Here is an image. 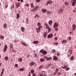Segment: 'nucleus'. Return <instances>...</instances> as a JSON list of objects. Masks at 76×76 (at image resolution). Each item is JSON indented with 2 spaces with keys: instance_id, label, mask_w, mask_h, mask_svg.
<instances>
[{
  "instance_id": "1",
  "label": "nucleus",
  "mask_w": 76,
  "mask_h": 76,
  "mask_svg": "<svg viewBox=\"0 0 76 76\" xmlns=\"http://www.w3.org/2000/svg\"><path fill=\"white\" fill-rule=\"evenodd\" d=\"M39 8L38 6H36V7H34L33 9L31 10V12H35Z\"/></svg>"
},
{
  "instance_id": "2",
  "label": "nucleus",
  "mask_w": 76,
  "mask_h": 76,
  "mask_svg": "<svg viewBox=\"0 0 76 76\" xmlns=\"http://www.w3.org/2000/svg\"><path fill=\"white\" fill-rule=\"evenodd\" d=\"M42 28V26H39L38 28H36L37 33H39V32L41 31L40 29L41 28Z\"/></svg>"
},
{
  "instance_id": "3",
  "label": "nucleus",
  "mask_w": 76,
  "mask_h": 76,
  "mask_svg": "<svg viewBox=\"0 0 76 76\" xmlns=\"http://www.w3.org/2000/svg\"><path fill=\"white\" fill-rule=\"evenodd\" d=\"M40 52H41V53H42L43 55H45L46 54H47V51L45 50H40Z\"/></svg>"
},
{
  "instance_id": "4",
  "label": "nucleus",
  "mask_w": 76,
  "mask_h": 76,
  "mask_svg": "<svg viewBox=\"0 0 76 76\" xmlns=\"http://www.w3.org/2000/svg\"><path fill=\"white\" fill-rule=\"evenodd\" d=\"M20 2H18V3H15V6L17 8L20 6Z\"/></svg>"
},
{
  "instance_id": "5",
  "label": "nucleus",
  "mask_w": 76,
  "mask_h": 76,
  "mask_svg": "<svg viewBox=\"0 0 76 76\" xmlns=\"http://www.w3.org/2000/svg\"><path fill=\"white\" fill-rule=\"evenodd\" d=\"M53 26H54V28H57L58 27V24H57V23H55Z\"/></svg>"
},
{
  "instance_id": "6",
  "label": "nucleus",
  "mask_w": 76,
  "mask_h": 76,
  "mask_svg": "<svg viewBox=\"0 0 76 76\" xmlns=\"http://www.w3.org/2000/svg\"><path fill=\"white\" fill-rule=\"evenodd\" d=\"M76 25H75V24L72 25V29L73 31L75 30V29H76Z\"/></svg>"
},
{
  "instance_id": "7",
  "label": "nucleus",
  "mask_w": 76,
  "mask_h": 76,
  "mask_svg": "<svg viewBox=\"0 0 76 76\" xmlns=\"http://www.w3.org/2000/svg\"><path fill=\"white\" fill-rule=\"evenodd\" d=\"M7 45H5V46L4 47V52H5L6 51V50H7Z\"/></svg>"
},
{
  "instance_id": "8",
  "label": "nucleus",
  "mask_w": 76,
  "mask_h": 76,
  "mask_svg": "<svg viewBox=\"0 0 76 76\" xmlns=\"http://www.w3.org/2000/svg\"><path fill=\"white\" fill-rule=\"evenodd\" d=\"M38 43H39V41H35L33 42V44H38Z\"/></svg>"
},
{
  "instance_id": "9",
  "label": "nucleus",
  "mask_w": 76,
  "mask_h": 76,
  "mask_svg": "<svg viewBox=\"0 0 76 76\" xmlns=\"http://www.w3.org/2000/svg\"><path fill=\"white\" fill-rule=\"evenodd\" d=\"M53 36V35L52 34H49L48 36V38H52Z\"/></svg>"
},
{
  "instance_id": "10",
  "label": "nucleus",
  "mask_w": 76,
  "mask_h": 76,
  "mask_svg": "<svg viewBox=\"0 0 76 76\" xmlns=\"http://www.w3.org/2000/svg\"><path fill=\"white\" fill-rule=\"evenodd\" d=\"M34 64L35 63L34 62H31L29 64V66H32L34 65Z\"/></svg>"
},
{
  "instance_id": "11",
  "label": "nucleus",
  "mask_w": 76,
  "mask_h": 76,
  "mask_svg": "<svg viewBox=\"0 0 76 76\" xmlns=\"http://www.w3.org/2000/svg\"><path fill=\"white\" fill-rule=\"evenodd\" d=\"M52 3V1H50V0L48 1V2L46 4V5H48V4H50V3Z\"/></svg>"
},
{
  "instance_id": "12",
  "label": "nucleus",
  "mask_w": 76,
  "mask_h": 76,
  "mask_svg": "<svg viewBox=\"0 0 76 76\" xmlns=\"http://www.w3.org/2000/svg\"><path fill=\"white\" fill-rule=\"evenodd\" d=\"M62 44H66L67 43V40H64L62 42Z\"/></svg>"
},
{
  "instance_id": "13",
  "label": "nucleus",
  "mask_w": 76,
  "mask_h": 76,
  "mask_svg": "<svg viewBox=\"0 0 76 76\" xmlns=\"http://www.w3.org/2000/svg\"><path fill=\"white\" fill-rule=\"evenodd\" d=\"M4 36L0 35V39H2L3 40V39H4Z\"/></svg>"
},
{
  "instance_id": "14",
  "label": "nucleus",
  "mask_w": 76,
  "mask_h": 76,
  "mask_svg": "<svg viewBox=\"0 0 76 76\" xmlns=\"http://www.w3.org/2000/svg\"><path fill=\"white\" fill-rule=\"evenodd\" d=\"M53 60H57V59H58V58L56 56H54L53 57Z\"/></svg>"
},
{
  "instance_id": "15",
  "label": "nucleus",
  "mask_w": 76,
  "mask_h": 76,
  "mask_svg": "<svg viewBox=\"0 0 76 76\" xmlns=\"http://www.w3.org/2000/svg\"><path fill=\"white\" fill-rule=\"evenodd\" d=\"M4 59L6 60V61H7L9 60V57L7 56H6L4 57Z\"/></svg>"
},
{
  "instance_id": "16",
  "label": "nucleus",
  "mask_w": 76,
  "mask_h": 76,
  "mask_svg": "<svg viewBox=\"0 0 76 76\" xmlns=\"http://www.w3.org/2000/svg\"><path fill=\"white\" fill-rule=\"evenodd\" d=\"M72 2V6H75V5H76V2Z\"/></svg>"
},
{
  "instance_id": "17",
  "label": "nucleus",
  "mask_w": 76,
  "mask_h": 76,
  "mask_svg": "<svg viewBox=\"0 0 76 76\" xmlns=\"http://www.w3.org/2000/svg\"><path fill=\"white\" fill-rule=\"evenodd\" d=\"M42 13H45L47 12V10L45 9V10L43 9L42 10Z\"/></svg>"
},
{
  "instance_id": "18",
  "label": "nucleus",
  "mask_w": 76,
  "mask_h": 76,
  "mask_svg": "<svg viewBox=\"0 0 76 76\" xmlns=\"http://www.w3.org/2000/svg\"><path fill=\"white\" fill-rule=\"evenodd\" d=\"M20 16V14H17V19H19V17Z\"/></svg>"
},
{
  "instance_id": "19",
  "label": "nucleus",
  "mask_w": 76,
  "mask_h": 76,
  "mask_svg": "<svg viewBox=\"0 0 76 76\" xmlns=\"http://www.w3.org/2000/svg\"><path fill=\"white\" fill-rule=\"evenodd\" d=\"M43 36L45 38H46V37H47V33L45 32Z\"/></svg>"
},
{
  "instance_id": "20",
  "label": "nucleus",
  "mask_w": 76,
  "mask_h": 76,
  "mask_svg": "<svg viewBox=\"0 0 76 76\" xmlns=\"http://www.w3.org/2000/svg\"><path fill=\"white\" fill-rule=\"evenodd\" d=\"M52 23H53V21L51 20H50L49 21V25H51L52 24Z\"/></svg>"
},
{
  "instance_id": "21",
  "label": "nucleus",
  "mask_w": 76,
  "mask_h": 76,
  "mask_svg": "<svg viewBox=\"0 0 76 76\" xmlns=\"http://www.w3.org/2000/svg\"><path fill=\"white\" fill-rule=\"evenodd\" d=\"M18 61H20V62H22V59L21 58H19L18 59Z\"/></svg>"
},
{
  "instance_id": "22",
  "label": "nucleus",
  "mask_w": 76,
  "mask_h": 76,
  "mask_svg": "<svg viewBox=\"0 0 76 76\" xmlns=\"http://www.w3.org/2000/svg\"><path fill=\"white\" fill-rule=\"evenodd\" d=\"M30 6L31 7L34 8V4L33 3H31L30 4Z\"/></svg>"
},
{
  "instance_id": "23",
  "label": "nucleus",
  "mask_w": 76,
  "mask_h": 76,
  "mask_svg": "<svg viewBox=\"0 0 76 76\" xmlns=\"http://www.w3.org/2000/svg\"><path fill=\"white\" fill-rule=\"evenodd\" d=\"M21 29L22 32H24V30H25V28H24L23 27H22L21 28Z\"/></svg>"
},
{
  "instance_id": "24",
  "label": "nucleus",
  "mask_w": 76,
  "mask_h": 76,
  "mask_svg": "<svg viewBox=\"0 0 76 76\" xmlns=\"http://www.w3.org/2000/svg\"><path fill=\"white\" fill-rule=\"evenodd\" d=\"M24 70V68H22L20 69V71H21V72H23Z\"/></svg>"
},
{
  "instance_id": "25",
  "label": "nucleus",
  "mask_w": 76,
  "mask_h": 76,
  "mask_svg": "<svg viewBox=\"0 0 76 76\" xmlns=\"http://www.w3.org/2000/svg\"><path fill=\"white\" fill-rule=\"evenodd\" d=\"M73 59H74V56H72L70 58V60L71 61L73 60Z\"/></svg>"
},
{
  "instance_id": "26",
  "label": "nucleus",
  "mask_w": 76,
  "mask_h": 76,
  "mask_svg": "<svg viewBox=\"0 0 76 76\" xmlns=\"http://www.w3.org/2000/svg\"><path fill=\"white\" fill-rule=\"evenodd\" d=\"M7 27V24L6 23H5L4 24V28H6Z\"/></svg>"
},
{
  "instance_id": "27",
  "label": "nucleus",
  "mask_w": 76,
  "mask_h": 76,
  "mask_svg": "<svg viewBox=\"0 0 76 76\" xmlns=\"http://www.w3.org/2000/svg\"><path fill=\"white\" fill-rule=\"evenodd\" d=\"M56 50L53 49L52 50V53H55L56 52Z\"/></svg>"
},
{
  "instance_id": "28",
  "label": "nucleus",
  "mask_w": 76,
  "mask_h": 76,
  "mask_svg": "<svg viewBox=\"0 0 76 76\" xmlns=\"http://www.w3.org/2000/svg\"><path fill=\"white\" fill-rule=\"evenodd\" d=\"M48 32H50V31H51V28L50 27H48Z\"/></svg>"
},
{
  "instance_id": "29",
  "label": "nucleus",
  "mask_w": 76,
  "mask_h": 76,
  "mask_svg": "<svg viewBox=\"0 0 76 76\" xmlns=\"http://www.w3.org/2000/svg\"><path fill=\"white\" fill-rule=\"evenodd\" d=\"M64 67L62 66V69H64L65 68H66V67H68L67 66H65V65H64Z\"/></svg>"
},
{
  "instance_id": "30",
  "label": "nucleus",
  "mask_w": 76,
  "mask_h": 76,
  "mask_svg": "<svg viewBox=\"0 0 76 76\" xmlns=\"http://www.w3.org/2000/svg\"><path fill=\"white\" fill-rule=\"evenodd\" d=\"M25 6H26V7H27V6L29 7V4L26 3L25 5Z\"/></svg>"
},
{
  "instance_id": "31",
  "label": "nucleus",
  "mask_w": 76,
  "mask_h": 76,
  "mask_svg": "<svg viewBox=\"0 0 76 76\" xmlns=\"http://www.w3.org/2000/svg\"><path fill=\"white\" fill-rule=\"evenodd\" d=\"M15 67L16 68H18V64H15Z\"/></svg>"
},
{
  "instance_id": "32",
  "label": "nucleus",
  "mask_w": 76,
  "mask_h": 76,
  "mask_svg": "<svg viewBox=\"0 0 76 76\" xmlns=\"http://www.w3.org/2000/svg\"><path fill=\"white\" fill-rule=\"evenodd\" d=\"M40 60L41 62H42L43 61H45V60H44L43 59H40Z\"/></svg>"
},
{
  "instance_id": "33",
  "label": "nucleus",
  "mask_w": 76,
  "mask_h": 76,
  "mask_svg": "<svg viewBox=\"0 0 76 76\" xmlns=\"http://www.w3.org/2000/svg\"><path fill=\"white\" fill-rule=\"evenodd\" d=\"M45 58H47V60H50V58H47V57H45Z\"/></svg>"
},
{
  "instance_id": "34",
  "label": "nucleus",
  "mask_w": 76,
  "mask_h": 76,
  "mask_svg": "<svg viewBox=\"0 0 76 76\" xmlns=\"http://www.w3.org/2000/svg\"><path fill=\"white\" fill-rule=\"evenodd\" d=\"M10 48H13V44H10Z\"/></svg>"
},
{
  "instance_id": "35",
  "label": "nucleus",
  "mask_w": 76,
  "mask_h": 76,
  "mask_svg": "<svg viewBox=\"0 0 76 76\" xmlns=\"http://www.w3.org/2000/svg\"><path fill=\"white\" fill-rule=\"evenodd\" d=\"M1 73H2L3 74L4 73V68H2V70Z\"/></svg>"
},
{
  "instance_id": "36",
  "label": "nucleus",
  "mask_w": 76,
  "mask_h": 76,
  "mask_svg": "<svg viewBox=\"0 0 76 76\" xmlns=\"http://www.w3.org/2000/svg\"><path fill=\"white\" fill-rule=\"evenodd\" d=\"M69 69H70V68H66L65 69H66V71H68V70H69Z\"/></svg>"
},
{
  "instance_id": "37",
  "label": "nucleus",
  "mask_w": 76,
  "mask_h": 76,
  "mask_svg": "<svg viewBox=\"0 0 76 76\" xmlns=\"http://www.w3.org/2000/svg\"><path fill=\"white\" fill-rule=\"evenodd\" d=\"M22 44L23 45H25V46H26V47H27L28 46V45H27L25 44V43H22Z\"/></svg>"
},
{
  "instance_id": "38",
  "label": "nucleus",
  "mask_w": 76,
  "mask_h": 76,
  "mask_svg": "<svg viewBox=\"0 0 76 76\" xmlns=\"http://www.w3.org/2000/svg\"><path fill=\"white\" fill-rule=\"evenodd\" d=\"M41 24L39 23H38L37 24V26H40L41 25Z\"/></svg>"
},
{
  "instance_id": "39",
  "label": "nucleus",
  "mask_w": 76,
  "mask_h": 76,
  "mask_svg": "<svg viewBox=\"0 0 76 76\" xmlns=\"http://www.w3.org/2000/svg\"><path fill=\"white\" fill-rule=\"evenodd\" d=\"M55 31H56V32H57L58 31V28H56L55 29Z\"/></svg>"
},
{
  "instance_id": "40",
  "label": "nucleus",
  "mask_w": 76,
  "mask_h": 76,
  "mask_svg": "<svg viewBox=\"0 0 76 76\" xmlns=\"http://www.w3.org/2000/svg\"><path fill=\"white\" fill-rule=\"evenodd\" d=\"M54 39L55 41H57L58 39V38L57 37H56L54 38Z\"/></svg>"
},
{
  "instance_id": "41",
  "label": "nucleus",
  "mask_w": 76,
  "mask_h": 76,
  "mask_svg": "<svg viewBox=\"0 0 76 76\" xmlns=\"http://www.w3.org/2000/svg\"><path fill=\"white\" fill-rule=\"evenodd\" d=\"M43 67V66L42 65L40 66H39V69H41L42 67Z\"/></svg>"
},
{
  "instance_id": "42",
  "label": "nucleus",
  "mask_w": 76,
  "mask_h": 76,
  "mask_svg": "<svg viewBox=\"0 0 76 76\" xmlns=\"http://www.w3.org/2000/svg\"><path fill=\"white\" fill-rule=\"evenodd\" d=\"M51 13V11H47V14H50Z\"/></svg>"
},
{
  "instance_id": "43",
  "label": "nucleus",
  "mask_w": 76,
  "mask_h": 76,
  "mask_svg": "<svg viewBox=\"0 0 76 76\" xmlns=\"http://www.w3.org/2000/svg\"><path fill=\"white\" fill-rule=\"evenodd\" d=\"M65 3L66 5V6H68V4H69V3H68V2H65Z\"/></svg>"
},
{
  "instance_id": "44",
  "label": "nucleus",
  "mask_w": 76,
  "mask_h": 76,
  "mask_svg": "<svg viewBox=\"0 0 76 76\" xmlns=\"http://www.w3.org/2000/svg\"><path fill=\"white\" fill-rule=\"evenodd\" d=\"M50 67L52 69H53V68L54 67V65L53 64H52V65H51Z\"/></svg>"
},
{
  "instance_id": "45",
  "label": "nucleus",
  "mask_w": 76,
  "mask_h": 76,
  "mask_svg": "<svg viewBox=\"0 0 76 76\" xmlns=\"http://www.w3.org/2000/svg\"><path fill=\"white\" fill-rule=\"evenodd\" d=\"M34 70L33 69L32 70H31V73H34Z\"/></svg>"
},
{
  "instance_id": "46",
  "label": "nucleus",
  "mask_w": 76,
  "mask_h": 76,
  "mask_svg": "<svg viewBox=\"0 0 76 76\" xmlns=\"http://www.w3.org/2000/svg\"><path fill=\"white\" fill-rule=\"evenodd\" d=\"M58 68H57L55 72L57 73V72H58Z\"/></svg>"
},
{
  "instance_id": "47",
  "label": "nucleus",
  "mask_w": 76,
  "mask_h": 76,
  "mask_svg": "<svg viewBox=\"0 0 76 76\" xmlns=\"http://www.w3.org/2000/svg\"><path fill=\"white\" fill-rule=\"evenodd\" d=\"M41 0H36V2H37V3H39V2H40Z\"/></svg>"
},
{
  "instance_id": "48",
  "label": "nucleus",
  "mask_w": 76,
  "mask_h": 76,
  "mask_svg": "<svg viewBox=\"0 0 76 76\" xmlns=\"http://www.w3.org/2000/svg\"><path fill=\"white\" fill-rule=\"evenodd\" d=\"M32 76H37L35 74V73H33V74Z\"/></svg>"
},
{
  "instance_id": "49",
  "label": "nucleus",
  "mask_w": 76,
  "mask_h": 76,
  "mask_svg": "<svg viewBox=\"0 0 76 76\" xmlns=\"http://www.w3.org/2000/svg\"><path fill=\"white\" fill-rule=\"evenodd\" d=\"M34 56L35 57H37V54L35 53L34 54Z\"/></svg>"
},
{
  "instance_id": "50",
  "label": "nucleus",
  "mask_w": 76,
  "mask_h": 76,
  "mask_svg": "<svg viewBox=\"0 0 76 76\" xmlns=\"http://www.w3.org/2000/svg\"><path fill=\"white\" fill-rule=\"evenodd\" d=\"M60 56V53H57V56H58H58Z\"/></svg>"
},
{
  "instance_id": "51",
  "label": "nucleus",
  "mask_w": 76,
  "mask_h": 76,
  "mask_svg": "<svg viewBox=\"0 0 76 76\" xmlns=\"http://www.w3.org/2000/svg\"><path fill=\"white\" fill-rule=\"evenodd\" d=\"M41 73H42V74H44V73H45V72L44 71H42L41 72Z\"/></svg>"
},
{
  "instance_id": "52",
  "label": "nucleus",
  "mask_w": 76,
  "mask_h": 76,
  "mask_svg": "<svg viewBox=\"0 0 76 76\" xmlns=\"http://www.w3.org/2000/svg\"><path fill=\"white\" fill-rule=\"evenodd\" d=\"M68 39L69 40H71V39H72V38L70 37H68Z\"/></svg>"
},
{
  "instance_id": "53",
  "label": "nucleus",
  "mask_w": 76,
  "mask_h": 76,
  "mask_svg": "<svg viewBox=\"0 0 76 76\" xmlns=\"http://www.w3.org/2000/svg\"><path fill=\"white\" fill-rule=\"evenodd\" d=\"M57 75H60V72H58L57 73Z\"/></svg>"
},
{
  "instance_id": "54",
  "label": "nucleus",
  "mask_w": 76,
  "mask_h": 76,
  "mask_svg": "<svg viewBox=\"0 0 76 76\" xmlns=\"http://www.w3.org/2000/svg\"><path fill=\"white\" fill-rule=\"evenodd\" d=\"M49 28V26L48 25H47V26H46V29H48V28Z\"/></svg>"
},
{
  "instance_id": "55",
  "label": "nucleus",
  "mask_w": 76,
  "mask_h": 76,
  "mask_svg": "<svg viewBox=\"0 0 76 76\" xmlns=\"http://www.w3.org/2000/svg\"><path fill=\"white\" fill-rule=\"evenodd\" d=\"M28 19H26V22L27 23H29V22H28Z\"/></svg>"
},
{
  "instance_id": "56",
  "label": "nucleus",
  "mask_w": 76,
  "mask_h": 76,
  "mask_svg": "<svg viewBox=\"0 0 76 76\" xmlns=\"http://www.w3.org/2000/svg\"><path fill=\"white\" fill-rule=\"evenodd\" d=\"M60 11L61 12H63V9H60Z\"/></svg>"
},
{
  "instance_id": "57",
  "label": "nucleus",
  "mask_w": 76,
  "mask_h": 76,
  "mask_svg": "<svg viewBox=\"0 0 76 76\" xmlns=\"http://www.w3.org/2000/svg\"><path fill=\"white\" fill-rule=\"evenodd\" d=\"M51 64H50L48 65V67H49V66H51Z\"/></svg>"
},
{
  "instance_id": "58",
  "label": "nucleus",
  "mask_w": 76,
  "mask_h": 76,
  "mask_svg": "<svg viewBox=\"0 0 76 76\" xmlns=\"http://www.w3.org/2000/svg\"><path fill=\"white\" fill-rule=\"evenodd\" d=\"M56 73H57L55 72V73H53V75H56Z\"/></svg>"
},
{
  "instance_id": "59",
  "label": "nucleus",
  "mask_w": 76,
  "mask_h": 76,
  "mask_svg": "<svg viewBox=\"0 0 76 76\" xmlns=\"http://www.w3.org/2000/svg\"><path fill=\"white\" fill-rule=\"evenodd\" d=\"M73 2H75L76 3V0H73Z\"/></svg>"
},
{
  "instance_id": "60",
  "label": "nucleus",
  "mask_w": 76,
  "mask_h": 76,
  "mask_svg": "<svg viewBox=\"0 0 76 76\" xmlns=\"http://www.w3.org/2000/svg\"><path fill=\"white\" fill-rule=\"evenodd\" d=\"M48 25V24L47 23H45V25L46 26H47V25Z\"/></svg>"
},
{
  "instance_id": "61",
  "label": "nucleus",
  "mask_w": 76,
  "mask_h": 76,
  "mask_svg": "<svg viewBox=\"0 0 76 76\" xmlns=\"http://www.w3.org/2000/svg\"><path fill=\"white\" fill-rule=\"evenodd\" d=\"M21 3H22V2H23V0H21Z\"/></svg>"
},
{
  "instance_id": "62",
  "label": "nucleus",
  "mask_w": 76,
  "mask_h": 76,
  "mask_svg": "<svg viewBox=\"0 0 76 76\" xmlns=\"http://www.w3.org/2000/svg\"><path fill=\"white\" fill-rule=\"evenodd\" d=\"M40 76H43V75H42V74H40Z\"/></svg>"
},
{
  "instance_id": "63",
  "label": "nucleus",
  "mask_w": 76,
  "mask_h": 76,
  "mask_svg": "<svg viewBox=\"0 0 76 76\" xmlns=\"http://www.w3.org/2000/svg\"><path fill=\"white\" fill-rule=\"evenodd\" d=\"M37 16L38 17V14H37L36 15L35 17H37Z\"/></svg>"
},
{
  "instance_id": "64",
  "label": "nucleus",
  "mask_w": 76,
  "mask_h": 76,
  "mask_svg": "<svg viewBox=\"0 0 76 76\" xmlns=\"http://www.w3.org/2000/svg\"><path fill=\"white\" fill-rule=\"evenodd\" d=\"M73 12H74V13H75V12H76V10H74L73 11Z\"/></svg>"
}]
</instances>
